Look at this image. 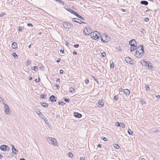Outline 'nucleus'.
Wrapping results in <instances>:
<instances>
[{"mask_svg":"<svg viewBox=\"0 0 160 160\" xmlns=\"http://www.w3.org/2000/svg\"><path fill=\"white\" fill-rule=\"evenodd\" d=\"M143 49V45H139L137 48L136 52L134 54L135 57L138 58L142 57L144 54Z\"/></svg>","mask_w":160,"mask_h":160,"instance_id":"nucleus-1","label":"nucleus"},{"mask_svg":"<svg viewBox=\"0 0 160 160\" xmlns=\"http://www.w3.org/2000/svg\"><path fill=\"white\" fill-rule=\"evenodd\" d=\"M48 142L50 144H52L54 146H57L56 139L52 137H48L47 138Z\"/></svg>","mask_w":160,"mask_h":160,"instance_id":"nucleus-2","label":"nucleus"},{"mask_svg":"<svg viewBox=\"0 0 160 160\" xmlns=\"http://www.w3.org/2000/svg\"><path fill=\"white\" fill-rule=\"evenodd\" d=\"M63 27L65 28L70 29L73 26L72 24L68 22H64L63 23Z\"/></svg>","mask_w":160,"mask_h":160,"instance_id":"nucleus-3","label":"nucleus"},{"mask_svg":"<svg viewBox=\"0 0 160 160\" xmlns=\"http://www.w3.org/2000/svg\"><path fill=\"white\" fill-rule=\"evenodd\" d=\"M97 32L96 31H95L92 33H91V36L92 39L96 40V39H98L99 38L100 36H98V35L97 34Z\"/></svg>","mask_w":160,"mask_h":160,"instance_id":"nucleus-4","label":"nucleus"},{"mask_svg":"<svg viewBox=\"0 0 160 160\" xmlns=\"http://www.w3.org/2000/svg\"><path fill=\"white\" fill-rule=\"evenodd\" d=\"M83 32V33L86 35H89L92 33L91 29L87 28H84Z\"/></svg>","mask_w":160,"mask_h":160,"instance_id":"nucleus-5","label":"nucleus"},{"mask_svg":"<svg viewBox=\"0 0 160 160\" xmlns=\"http://www.w3.org/2000/svg\"><path fill=\"white\" fill-rule=\"evenodd\" d=\"M141 63L142 66H144L145 68L148 67V68H149L150 67V68H152V66H149L148 62H147L146 61H143L141 62Z\"/></svg>","mask_w":160,"mask_h":160,"instance_id":"nucleus-6","label":"nucleus"},{"mask_svg":"<svg viewBox=\"0 0 160 160\" xmlns=\"http://www.w3.org/2000/svg\"><path fill=\"white\" fill-rule=\"evenodd\" d=\"M125 61L127 63L130 64L134 65V62L132 60L131 58L128 57L125 58Z\"/></svg>","mask_w":160,"mask_h":160,"instance_id":"nucleus-7","label":"nucleus"},{"mask_svg":"<svg viewBox=\"0 0 160 160\" xmlns=\"http://www.w3.org/2000/svg\"><path fill=\"white\" fill-rule=\"evenodd\" d=\"M0 149L1 150L5 151L7 150H9V148L6 145H2L0 147Z\"/></svg>","mask_w":160,"mask_h":160,"instance_id":"nucleus-8","label":"nucleus"},{"mask_svg":"<svg viewBox=\"0 0 160 160\" xmlns=\"http://www.w3.org/2000/svg\"><path fill=\"white\" fill-rule=\"evenodd\" d=\"M129 44L132 47V46H136L135 44H136L137 42L135 39H133L129 41Z\"/></svg>","mask_w":160,"mask_h":160,"instance_id":"nucleus-9","label":"nucleus"},{"mask_svg":"<svg viewBox=\"0 0 160 160\" xmlns=\"http://www.w3.org/2000/svg\"><path fill=\"white\" fill-rule=\"evenodd\" d=\"M4 108L5 109V113L7 114H8L10 111V109L8 106L7 104H5V106H4Z\"/></svg>","mask_w":160,"mask_h":160,"instance_id":"nucleus-10","label":"nucleus"},{"mask_svg":"<svg viewBox=\"0 0 160 160\" xmlns=\"http://www.w3.org/2000/svg\"><path fill=\"white\" fill-rule=\"evenodd\" d=\"M56 99L57 97L54 95H52L50 97V99L52 102H56Z\"/></svg>","mask_w":160,"mask_h":160,"instance_id":"nucleus-11","label":"nucleus"},{"mask_svg":"<svg viewBox=\"0 0 160 160\" xmlns=\"http://www.w3.org/2000/svg\"><path fill=\"white\" fill-rule=\"evenodd\" d=\"M74 116L76 118H81L82 116V115L81 114L79 113L78 112H74Z\"/></svg>","mask_w":160,"mask_h":160,"instance_id":"nucleus-12","label":"nucleus"},{"mask_svg":"<svg viewBox=\"0 0 160 160\" xmlns=\"http://www.w3.org/2000/svg\"><path fill=\"white\" fill-rule=\"evenodd\" d=\"M67 10L69 11L70 13H72V14H73L75 16H76V15L77 14V13L75 11L73 10L72 9L68 8Z\"/></svg>","mask_w":160,"mask_h":160,"instance_id":"nucleus-13","label":"nucleus"},{"mask_svg":"<svg viewBox=\"0 0 160 160\" xmlns=\"http://www.w3.org/2000/svg\"><path fill=\"white\" fill-rule=\"evenodd\" d=\"M124 92L126 96H128L130 94V91L128 89H125L124 90Z\"/></svg>","mask_w":160,"mask_h":160,"instance_id":"nucleus-14","label":"nucleus"},{"mask_svg":"<svg viewBox=\"0 0 160 160\" xmlns=\"http://www.w3.org/2000/svg\"><path fill=\"white\" fill-rule=\"evenodd\" d=\"M121 125L120 123L118 122H117L116 123V125L118 127H122V128H124L125 127V125L123 123H121Z\"/></svg>","mask_w":160,"mask_h":160,"instance_id":"nucleus-15","label":"nucleus"},{"mask_svg":"<svg viewBox=\"0 0 160 160\" xmlns=\"http://www.w3.org/2000/svg\"><path fill=\"white\" fill-rule=\"evenodd\" d=\"M11 47L12 48L15 49L17 48V45L16 42H13L12 44Z\"/></svg>","mask_w":160,"mask_h":160,"instance_id":"nucleus-16","label":"nucleus"},{"mask_svg":"<svg viewBox=\"0 0 160 160\" xmlns=\"http://www.w3.org/2000/svg\"><path fill=\"white\" fill-rule=\"evenodd\" d=\"M39 116L42 119V120H44L46 123H47L46 122V118L42 114H41L40 115H39Z\"/></svg>","mask_w":160,"mask_h":160,"instance_id":"nucleus-17","label":"nucleus"},{"mask_svg":"<svg viewBox=\"0 0 160 160\" xmlns=\"http://www.w3.org/2000/svg\"><path fill=\"white\" fill-rule=\"evenodd\" d=\"M140 3L142 5H148V2L146 1H142L140 2Z\"/></svg>","mask_w":160,"mask_h":160,"instance_id":"nucleus-18","label":"nucleus"},{"mask_svg":"<svg viewBox=\"0 0 160 160\" xmlns=\"http://www.w3.org/2000/svg\"><path fill=\"white\" fill-rule=\"evenodd\" d=\"M41 104L42 107L44 108L48 107V103L45 102H42L41 103Z\"/></svg>","mask_w":160,"mask_h":160,"instance_id":"nucleus-19","label":"nucleus"},{"mask_svg":"<svg viewBox=\"0 0 160 160\" xmlns=\"http://www.w3.org/2000/svg\"><path fill=\"white\" fill-rule=\"evenodd\" d=\"M56 2L58 4H60L62 5H63L64 4V2L61 0H55Z\"/></svg>","mask_w":160,"mask_h":160,"instance_id":"nucleus-20","label":"nucleus"},{"mask_svg":"<svg viewBox=\"0 0 160 160\" xmlns=\"http://www.w3.org/2000/svg\"><path fill=\"white\" fill-rule=\"evenodd\" d=\"M11 146H12V152L15 154L16 153V152L17 151L16 149L14 148V145H11Z\"/></svg>","mask_w":160,"mask_h":160,"instance_id":"nucleus-21","label":"nucleus"},{"mask_svg":"<svg viewBox=\"0 0 160 160\" xmlns=\"http://www.w3.org/2000/svg\"><path fill=\"white\" fill-rule=\"evenodd\" d=\"M136 49H137L136 46H132V47H131L130 49V51L131 52L132 51L135 50Z\"/></svg>","mask_w":160,"mask_h":160,"instance_id":"nucleus-22","label":"nucleus"},{"mask_svg":"<svg viewBox=\"0 0 160 160\" xmlns=\"http://www.w3.org/2000/svg\"><path fill=\"white\" fill-rule=\"evenodd\" d=\"M69 90L72 93H73V92H75V90L72 87L70 88Z\"/></svg>","mask_w":160,"mask_h":160,"instance_id":"nucleus-23","label":"nucleus"},{"mask_svg":"<svg viewBox=\"0 0 160 160\" xmlns=\"http://www.w3.org/2000/svg\"><path fill=\"white\" fill-rule=\"evenodd\" d=\"M98 103L100 105H101L102 107L104 105V103L102 100H99L98 102Z\"/></svg>","mask_w":160,"mask_h":160,"instance_id":"nucleus-24","label":"nucleus"},{"mask_svg":"<svg viewBox=\"0 0 160 160\" xmlns=\"http://www.w3.org/2000/svg\"><path fill=\"white\" fill-rule=\"evenodd\" d=\"M58 104L59 105H61V106H63L65 104V103L62 101H60L58 102Z\"/></svg>","mask_w":160,"mask_h":160,"instance_id":"nucleus-25","label":"nucleus"},{"mask_svg":"<svg viewBox=\"0 0 160 160\" xmlns=\"http://www.w3.org/2000/svg\"><path fill=\"white\" fill-rule=\"evenodd\" d=\"M76 16L82 20H84V19L82 17L79 15L78 13H77V14L76 15Z\"/></svg>","mask_w":160,"mask_h":160,"instance_id":"nucleus-26","label":"nucleus"},{"mask_svg":"<svg viewBox=\"0 0 160 160\" xmlns=\"http://www.w3.org/2000/svg\"><path fill=\"white\" fill-rule=\"evenodd\" d=\"M104 37L103 36H101V39L102 41L104 42H108L107 41H106V40L103 39Z\"/></svg>","mask_w":160,"mask_h":160,"instance_id":"nucleus-27","label":"nucleus"},{"mask_svg":"<svg viewBox=\"0 0 160 160\" xmlns=\"http://www.w3.org/2000/svg\"><path fill=\"white\" fill-rule=\"evenodd\" d=\"M128 134L130 135H132L133 133V132L130 129L128 130Z\"/></svg>","mask_w":160,"mask_h":160,"instance_id":"nucleus-28","label":"nucleus"},{"mask_svg":"<svg viewBox=\"0 0 160 160\" xmlns=\"http://www.w3.org/2000/svg\"><path fill=\"white\" fill-rule=\"evenodd\" d=\"M114 147L116 149H118L119 148V146L118 144H115L114 145Z\"/></svg>","mask_w":160,"mask_h":160,"instance_id":"nucleus-29","label":"nucleus"},{"mask_svg":"<svg viewBox=\"0 0 160 160\" xmlns=\"http://www.w3.org/2000/svg\"><path fill=\"white\" fill-rule=\"evenodd\" d=\"M8 1L9 4L13 5V2H14V0H8Z\"/></svg>","mask_w":160,"mask_h":160,"instance_id":"nucleus-30","label":"nucleus"},{"mask_svg":"<svg viewBox=\"0 0 160 160\" xmlns=\"http://www.w3.org/2000/svg\"><path fill=\"white\" fill-rule=\"evenodd\" d=\"M33 68H32V69L33 70H34L35 71H37L38 70V68L37 66H34L33 67Z\"/></svg>","mask_w":160,"mask_h":160,"instance_id":"nucleus-31","label":"nucleus"},{"mask_svg":"<svg viewBox=\"0 0 160 160\" xmlns=\"http://www.w3.org/2000/svg\"><path fill=\"white\" fill-rule=\"evenodd\" d=\"M91 77L94 79V80H95V81L97 82V83L98 84H99V82L98 81V80L95 78V77L92 76Z\"/></svg>","mask_w":160,"mask_h":160,"instance_id":"nucleus-32","label":"nucleus"},{"mask_svg":"<svg viewBox=\"0 0 160 160\" xmlns=\"http://www.w3.org/2000/svg\"><path fill=\"white\" fill-rule=\"evenodd\" d=\"M35 112H37V114L38 115H40L41 114V112L40 111H39L38 110V109L37 108V109H36L35 110Z\"/></svg>","mask_w":160,"mask_h":160,"instance_id":"nucleus-33","label":"nucleus"},{"mask_svg":"<svg viewBox=\"0 0 160 160\" xmlns=\"http://www.w3.org/2000/svg\"><path fill=\"white\" fill-rule=\"evenodd\" d=\"M47 95L46 94H41L40 96V97L41 98H46Z\"/></svg>","mask_w":160,"mask_h":160,"instance_id":"nucleus-34","label":"nucleus"},{"mask_svg":"<svg viewBox=\"0 0 160 160\" xmlns=\"http://www.w3.org/2000/svg\"><path fill=\"white\" fill-rule=\"evenodd\" d=\"M63 100L66 102H69V99L68 98H64Z\"/></svg>","mask_w":160,"mask_h":160,"instance_id":"nucleus-35","label":"nucleus"},{"mask_svg":"<svg viewBox=\"0 0 160 160\" xmlns=\"http://www.w3.org/2000/svg\"><path fill=\"white\" fill-rule=\"evenodd\" d=\"M101 55L103 57H104L106 55V54L105 52H103L102 53Z\"/></svg>","mask_w":160,"mask_h":160,"instance_id":"nucleus-36","label":"nucleus"},{"mask_svg":"<svg viewBox=\"0 0 160 160\" xmlns=\"http://www.w3.org/2000/svg\"><path fill=\"white\" fill-rule=\"evenodd\" d=\"M116 50L118 52H121L122 50V49L120 47H119L117 48Z\"/></svg>","mask_w":160,"mask_h":160,"instance_id":"nucleus-37","label":"nucleus"},{"mask_svg":"<svg viewBox=\"0 0 160 160\" xmlns=\"http://www.w3.org/2000/svg\"><path fill=\"white\" fill-rule=\"evenodd\" d=\"M139 101L142 104H144L145 103V102L143 100L141 99Z\"/></svg>","mask_w":160,"mask_h":160,"instance_id":"nucleus-38","label":"nucleus"},{"mask_svg":"<svg viewBox=\"0 0 160 160\" xmlns=\"http://www.w3.org/2000/svg\"><path fill=\"white\" fill-rule=\"evenodd\" d=\"M12 55L13 56L15 57V58H16H16H18V56L17 55L16 53H15V52L13 53V54H12Z\"/></svg>","mask_w":160,"mask_h":160,"instance_id":"nucleus-39","label":"nucleus"},{"mask_svg":"<svg viewBox=\"0 0 160 160\" xmlns=\"http://www.w3.org/2000/svg\"><path fill=\"white\" fill-rule=\"evenodd\" d=\"M27 26L29 27H33V25H32V24L31 23H28Z\"/></svg>","mask_w":160,"mask_h":160,"instance_id":"nucleus-40","label":"nucleus"},{"mask_svg":"<svg viewBox=\"0 0 160 160\" xmlns=\"http://www.w3.org/2000/svg\"><path fill=\"white\" fill-rule=\"evenodd\" d=\"M110 68H113L114 67V64L113 63L111 64L110 66Z\"/></svg>","mask_w":160,"mask_h":160,"instance_id":"nucleus-41","label":"nucleus"},{"mask_svg":"<svg viewBox=\"0 0 160 160\" xmlns=\"http://www.w3.org/2000/svg\"><path fill=\"white\" fill-rule=\"evenodd\" d=\"M145 88L146 91H148L150 89L149 88L147 85L146 86Z\"/></svg>","mask_w":160,"mask_h":160,"instance_id":"nucleus-42","label":"nucleus"},{"mask_svg":"<svg viewBox=\"0 0 160 160\" xmlns=\"http://www.w3.org/2000/svg\"><path fill=\"white\" fill-rule=\"evenodd\" d=\"M78 23H79L80 24H81V23L85 24V23H85V22H82L81 20H80L78 22Z\"/></svg>","mask_w":160,"mask_h":160,"instance_id":"nucleus-43","label":"nucleus"},{"mask_svg":"<svg viewBox=\"0 0 160 160\" xmlns=\"http://www.w3.org/2000/svg\"><path fill=\"white\" fill-rule=\"evenodd\" d=\"M76 19V18H72V21L73 22H77V23H78V21H76V20H75Z\"/></svg>","mask_w":160,"mask_h":160,"instance_id":"nucleus-44","label":"nucleus"},{"mask_svg":"<svg viewBox=\"0 0 160 160\" xmlns=\"http://www.w3.org/2000/svg\"><path fill=\"white\" fill-rule=\"evenodd\" d=\"M141 31L143 33H145V30L144 29H142V28L141 29Z\"/></svg>","mask_w":160,"mask_h":160,"instance_id":"nucleus-45","label":"nucleus"},{"mask_svg":"<svg viewBox=\"0 0 160 160\" xmlns=\"http://www.w3.org/2000/svg\"><path fill=\"white\" fill-rule=\"evenodd\" d=\"M149 20V19L148 18H146L144 19V21L146 22H148Z\"/></svg>","mask_w":160,"mask_h":160,"instance_id":"nucleus-46","label":"nucleus"},{"mask_svg":"<svg viewBox=\"0 0 160 160\" xmlns=\"http://www.w3.org/2000/svg\"><path fill=\"white\" fill-rule=\"evenodd\" d=\"M79 46V44H76L74 45V47L75 48H77Z\"/></svg>","mask_w":160,"mask_h":160,"instance_id":"nucleus-47","label":"nucleus"},{"mask_svg":"<svg viewBox=\"0 0 160 160\" xmlns=\"http://www.w3.org/2000/svg\"><path fill=\"white\" fill-rule=\"evenodd\" d=\"M27 65H30V63H31L30 61L28 60L27 62Z\"/></svg>","mask_w":160,"mask_h":160,"instance_id":"nucleus-48","label":"nucleus"},{"mask_svg":"<svg viewBox=\"0 0 160 160\" xmlns=\"http://www.w3.org/2000/svg\"><path fill=\"white\" fill-rule=\"evenodd\" d=\"M80 160H85V158L84 157H82L80 158Z\"/></svg>","mask_w":160,"mask_h":160,"instance_id":"nucleus-49","label":"nucleus"},{"mask_svg":"<svg viewBox=\"0 0 160 160\" xmlns=\"http://www.w3.org/2000/svg\"><path fill=\"white\" fill-rule=\"evenodd\" d=\"M89 82V81L88 79H86L85 80V82L86 84H88Z\"/></svg>","mask_w":160,"mask_h":160,"instance_id":"nucleus-50","label":"nucleus"},{"mask_svg":"<svg viewBox=\"0 0 160 160\" xmlns=\"http://www.w3.org/2000/svg\"><path fill=\"white\" fill-rule=\"evenodd\" d=\"M18 30L20 32H21L22 31V28L21 27H19Z\"/></svg>","mask_w":160,"mask_h":160,"instance_id":"nucleus-51","label":"nucleus"},{"mask_svg":"<svg viewBox=\"0 0 160 160\" xmlns=\"http://www.w3.org/2000/svg\"><path fill=\"white\" fill-rule=\"evenodd\" d=\"M69 156L70 157H72L73 156L72 154L70 152L69 153Z\"/></svg>","mask_w":160,"mask_h":160,"instance_id":"nucleus-52","label":"nucleus"},{"mask_svg":"<svg viewBox=\"0 0 160 160\" xmlns=\"http://www.w3.org/2000/svg\"><path fill=\"white\" fill-rule=\"evenodd\" d=\"M5 13L3 12V13L0 14V17H2L3 16L5 15Z\"/></svg>","mask_w":160,"mask_h":160,"instance_id":"nucleus-53","label":"nucleus"},{"mask_svg":"<svg viewBox=\"0 0 160 160\" xmlns=\"http://www.w3.org/2000/svg\"><path fill=\"white\" fill-rule=\"evenodd\" d=\"M114 99L115 100H117L118 99V98L117 95H116L114 96Z\"/></svg>","mask_w":160,"mask_h":160,"instance_id":"nucleus-54","label":"nucleus"},{"mask_svg":"<svg viewBox=\"0 0 160 160\" xmlns=\"http://www.w3.org/2000/svg\"><path fill=\"white\" fill-rule=\"evenodd\" d=\"M59 72L60 74H62L63 72V71L62 70H60L59 71Z\"/></svg>","mask_w":160,"mask_h":160,"instance_id":"nucleus-55","label":"nucleus"},{"mask_svg":"<svg viewBox=\"0 0 160 160\" xmlns=\"http://www.w3.org/2000/svg\"><path fill=\"white\" fill-rule=\"evenodd\" d=\"M55 87H57V88H60L59 86L57 84H56L55 85Z\"/></svg>","mask_w":160,"mask_h":160,"instance_id":"nucleus-56","label":"nucleus"},{"mask_svg":"<svg viewBox=\"0 0 160 160\" xmlns=\"http://www.w3.org/2000/svg\"><path fill=\"white\" fill-rule=\"evenodd\" d=\"M103 140H104V141H107V138L104 137L103 138Z\"/></svg>","mask_w":160,"mask_h":160,"instance_id":"nucleus-57","label":"nucleus"},{"mask_svg":"<svg viewBox=\"0 0 160 160\" xmlns=\"http://www.w3.org/2000/svg\"><path fill=\"white\" fill-rule=\"evenodd\" d=\"M103 36L104 37V38H105L106 39H107V36L106 34L104 35Z\"/></svg>","mask_w":160,"mask_h":160,"instance_id":"nucleus-58","label":"nucleus"},{"mask_svg":"<svg viewBox=\"0 0 160 160\" xmlns=\"http://www.w3.org/2000/svg\"><path fill=\"white\" fill-rule=\"evenodd\" d=\"M35 82H36V83H37V82H38L39 81V80L38 81V79L37 78L35 80Z\"/></svg>","mask_w":160,"mask_h":160,"instance_id":"nucleus-59","label":"nucleus"},{"mask_svg":"<svg viewBox=\"0 0 160 160\" xmlns=\"http://www.w3.org/2000/svg\"><path fill=\"white\" fill-rule=\"evenodd\" d=\"M60 61H61V59H60V58H58V59L57 60V62L58 63V62H60Z\"/></svg>","mask_w":160,"mask_h":160,"instance_id":"nucleus-60","label":"nucleus"},{"mask_svg":"<svg viewBox=\"0 0 160 160\" xmlns=\"http://www.w3.org/2000/svg\"><path fill=\"white\" fill-rule=\"evenodd\" d=\"M15 1H14V2H13V3H14V5H15L16 4L17 5L18 4V2H15ZM13 5H14L13 4Z\"/></svg>","mask_w":160,"mask_h":160,"instance_id":"nucleus-61","label":"nucleus"},{"mask_svg":"<svg viewBox=\"0 0 160 160\" xmlns=\"http://www.w3.org/2000/svg\"><path fill=\"white\" fill-rule=\"evenodd\" d=\"M56 82H60V79L58 78H57V80H56Z\"/></svg>","mask_w":160,"mask_h":160,"instance_id":"nucleus-62","label":"nucleus"},{"mask_svg":"<svg viewBox=\"0 0 160 160\" xmlns=\"http://www.w3.org/2000/svg\"><path fill=\"white\" fill-rule=\"evenodd\" d=\"M60 52L62 53H64L63 50H61Z\"/></svg>","mask_w":160,"mask_h":160,"instance_id":"nucleus-63","label":"nucleus"},{"mask_svg":"<svg viewBox=\"0 0 160 160\" xmlns=\"http://www.w3.org/2000/svg\"><path fill=\"white\" fill-rule=\"evenodd\" d=\"M73 54L77 55V52H73Z\"/></svg>","mask_w":160,"mask_h":160,"instance_id":"nucleus-64","label":"nucleus"}]
</instances>
